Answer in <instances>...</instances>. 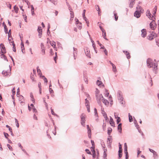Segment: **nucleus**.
I'll return each instance as SVG.
<instances>
[{
  "label": "nucleus",
  "mask_w": 159,
  "mask_h": 159,
  "mask_svg": "<svg viewBox=\"0 0 159 159\" xmlns=\"http://www.w3.org/2000/svg\"><path fill=\"white\" fill-rule=\"evenodd\" d=\"M157 10V6H156L153 10V15H151L149 10H148L146 12V16L150 19V20H155V14H156Z\"/></svg>",
  "instance_id": "nucleus-1"
},
{
  "label": "nucleus",
  "mask_w": 159,
  "mask_h": 159,
  "mask_svg": "<svg viewBox=\"0 0 159 159\" xmlns=\"http://www.w3.org/2000/svg\"><path fill=\"white\" fill-rule=\"evenodd\" d=\"M136 8L137 10L134 12V16L138 18L140 16L141 13H143L144 11L139 6H138Z\"/></svg>",
  "instance_id": "nucleus-2"
},
{
  "label": "nucleus",
  "mask_w": 159,
  "mask_h": 159,
  "mask_svg": "<svg viewBox=\"0 0 159 159\" xmlns=\"http://www.w3.org/2000/svg\"><path fill=\"white\" fill-rule=\"evenodd\" d=\"M147 66L149 68L154 67V69H155L156 68L157 66L153 65L152 60L150 58H148L147 61Z\"/></svg>",
  "instance_id": "nucleus-3"
},
{
  "label": "nucleus",
  "mask_w": 159,
  "mask_h": 159,
  "mask_svg": "<svg viewBox=\"0 0 159 159\" xmlns=\"http://www.w3.org/2000/svg\"><path fill=\"white\" fill-rule=\"evenodd\" d=\"M99 93L100 92L99 90H97L96 93V100L98 103H100L102 98H103V96L102 94H100Z\"/></svg>",
  "instance_id": "nucleus-4"
},
{
  "label": "nucleus",
  "mask_w": 159,
  "mask_h": 159,
  "mask_svg": "<svg viewBox=\"0 0 159 159\" xmlns=\"http://www.w3.org/2000/svg\"><path fill=\"white\" fill-rule=\"evenodd\" d=\"M86 117V116L85 114L84 113H82L81 116V124L84 126H85V118Z\"/></svg>",
  "instance_id": "nucleus-5"
},
{
  "label": "nucleus",
  "mask_w": 159,
  "mask_h": 159,
  "mask_svg": "<svg viewBox=\"0 0 159 159\" xmlns=\"http://www.w3.org/2000/svg\"><path fill=\"white\" fill-rule=\"evenodd\" d=\"M152 21L150 24V27L152 30H154L157 27V24L155 21V20H152Z\"/></svg>",
  "instance_id": "nucleus-6"
},
{
  "label": "nucleus",
  "mask_w": 159,
  "mask_h": 159,
  "mask_svg": "<svg viewBox=\"0 0 159 159\" xmlns=\"http://www.w3.org/2000/svg\"><path fill=\"white\" fill-rule=\"evenodd\" d=\"M99 25L100 28L101 30V31L102 32V36H103L104 39L107 40V39L106 37V32L105 30L103 28H102V27L100 25Z\"/></svg>",
  "instance_id": "nucleus-7"
},
{
  "label": "nucleus",
  "mask_w": 159,
  "mask_h": 159,
  "mask_svg": "<svg viewBox=\"0 0 159 159\" xmlns=\"http://www.w3.org/2000/svg\"><path fill=\"white\" fill-rule=\"evenodd\" d=\"M85 105L87 109V111L89 112H90V106L89 105V101L87 99H85Z\"/></svg>",
  "instance_id": "nucleus-8"
},
{
  "label": "nucleus",
  "mask_w": 159,
  "mask_h": 159,
  "mask_svg": "<svg viewBox=\"0 0 159 159\" xmlns=\"http://www.w3.org/2000/svg\"><path fill=\"white\" fill-rule=\"evenodd\" d=\"M87 128L88 129V136L89 138H91V131L89 125H87Z\"/></svg>",
  "instance_id": "nucleus-9"
},
{
  "label": "nucleus",
  "mask_w": 159,
  "mask_h": 159,
  "mask_svg": "<svg viewBox=\"0 0 159 159\" xmlns=\"http://www.w3.org/2000/svg\"><path fill=\"white\" fill-rule=\"evenodd\" d=\"M85 52L86 55L88 57L90 58V54L89 49L88 48H86L85 49Z\"/></svg>",
  "instance_id": "nucleus-10"
},
{
  "label": "nucleus",
  "mask_w": 159,
  "mask_h": 159,
  "mask_svg": "<svg viewBox=\"0 0 159 159\" xmlns=\"http://www.w3.org/2000/svg\"><path fill=\"white\" fill-rule=\"evenodd\" d=\"M117 98L119 100H122V93L120 91H118L117 92Z\"/></svg>",
  "instance_id": "nucleus-11"
},
{
  "label": "nucleus",
  "mask_w": 159,
  "mask_h": 159,
  "mask_svg": "<svg viewBox=\"0 0 159 159\" xmlns=\"http://www.w3.org/2000/svg\"><path fill=\"white\" fill-rule=\"evenodd\" d=\"M32 109L33 112L34 113V114H36L37 113V110L34 107V105L33 104H30V110Z\"/></svg>",
  "instance_id": "nucleus-12"
},
{
  "label": "nucleus",
  "mask_w": 159,
  "mask_h": 159,
  "mask_svg": "<svg viewBox=\"0 0 159 159\" xmlns=\"http://www.w3.org/2000/svg\"><path fill=\"white\" fill-rule=\"evenodd\" d=\"M38 31L39 33V37L40 38L42 34V30L41 27L40 26L38 27Z\"/></svg>",
  "instance_id": "nucleus-13"
},
{
  "label": "nucleus",
  "mask_w": 159,
  "mask_h": 159,
  "mask_svg": "<svg viewBox=\"0 0 159 159\" xmlns=\"http://www.w3.org/2000/svg\"><path fill=\"white\" fill-rule=\"evenodd\" d=\"M0 46L2 48L1 50L2 53L3 54L5 53L6 52L4 45L3 44H1L0 45Z\"/></svg>",
  "instance_id": "nucleus-14"
},
{
  "label": "nucleus",
  "mask_w": 159,
  "mask_h": 159,
  "mask_svg": "<svg viewBox=\"0 0 159 159\" xmlns=\"http://www.w3.org/2000/svg\"><path fill=\"white\" fill-rule=\"evenodd\" d=\"M142 34L141 35L142 37H145L146 36V35L147 34L146 30L145 29H143L142 31Z\"/></svg>",
  "instance_id": "nucleus-15"
},
{
  "label": "nucleus",
  "mask_w": 159,
  "mask_h": 159,
  "mask_svg": "<svg viewBox=\"0 0 159 159\" xmlns=\"http://www.w3.org/2000/svg\"><path fill=\"white\" fill-rule=\"evenodd\" d=\"M110 124L112 126H115V122L111 117H110Z\"/></svg>",
  "instance_id": "nucleus-16"
},
{
  "label": "nucleus",
  "mask_w": 159,
  "mask_h": 159,
  "mask_svg": "<svg viewBox=\"0 0 159 159\" xmlns=\"http://www.w3.org/2000/svg\"><path fill=\"white\" fill-rule=\"evenodd\" d=\"M97 84L98 86H99L100 87L102 86H104V85L103 84L102 82L101 81L99 80H97Z\"/></svg>",
  "instance_id": "nucleus-17"
},
{
  "label": "nucleus",
  "mask_w": 159,
  "mask_h": 159,
  "mask_svg": "<svg viewBox=\"0 0 159 159\" xmlns=\"http://www.w3.org/2000/svg\"><path fill=\"white\" fill-rule=\"evenodd\" d=\"M102 102L106 106H108L109 104V102L107 100L102 99Z\"/></svg>",
  "instance_id": "nucleus-18"
},
{
  "label": "nucleus",
  "mask_w": 159,
  "mask_h": 159,
  "mask_svg": "<svg viewBox=\"0 0 159 159\" xmlns=\"http://www.w3.org/2000/svg\"><path fill=\"white\" fill-rule=\"evenodd\" d=\"M104 94L105 95V96L106 97H108L109 95V93L108 90H107L106 89H105L104 90Z\"/></svg>",
  "instance_id": "nucleus-19"
},
{
  "label": "nucleus",
  "mask_w": 159,
  "mask_h": 159,
  "mask_svg": "<svg viewBox=\"0 0 159 159\" xmlns=\"http://www.w3.org/2000/svg\"><path fill=\"white\" fill-rule=\"evenodd\" d=\"M77 28L81 30L82 28V25L81 23H76Z\"/></svg>",
  "instance_id": "nucleus-20"
},
{
  "label": "nucleus",
  "mask_w": 159,
  "mask_h": 159,
  "mask_svg": "<svg viewBox=\"0 0 159 159\" xmlns=\"http://www.w3.org/2000/svg\"><path fill=\"white\" fill-rule=\"evenodd\" d=\"M3 74L5 76H7L9 75L10 74V72H7L5 70H4L2 71V72Z\"/></svg>",
  "instance_id": "nucleus-21"
},
{
  "label": "nucleus",
  "mask_w": 159,
  "mask_h": 159,
  "mask_svg": "<svg viewBox=\"0 0 159 159\" xmlns=\"http://www.w3.org/2000/svg\"><path fill=\"white\" fill-rule=\"evenodd\" d=\"M70 20L71 21L73 20V19L74 17V13L73 12L70 11Z\"/></svg>",
  "instance_id": "nucleus-22"
},
{
  "label": "nucleus",
  "mask_w": 159,
  "mask_h": 159,
  "mask_svg": "<svg viewBox=\"0 0 159 159\" xmlns=\"http://www.w3.org/2000/svg\"><path fill=\"white\" fill-rule=\"evenodd\" d=\"M92 152L93 153V158H95L96 157V152L95 150L93 148V150H92Z\"/></svg>",
  "instance_id": "nucleus-23"
},
{
  "label": "nucleus",
  "mask_w": 159,
  "mask_h": 159,
  "mask_svg": "<svg viewBox=\"0 0 159 159\" xmlns=\"http://www.w3.org/2000/svg\"><path fill=\"white\" fill-rule=\"evenodd\" d=\"M50 44L52 47H53L54 48H55L56 43L55 42H54L53 41H51V42H50Z\"/></svg>",
  "instance_id": "nucleus-24"
},
{
  "label": "nucleus",
  "mask_w": 159,
  "mask_h": 159,
  "mask_svg": "<svg viewBox=\"0 0 159 159\" xmlns=\"http://www.w3.org/2000/svg\"><path fill=\"white\" fill-rule=\"evenodd\" d=\"M11 45H12L13 46V51H14V52H16V49L15 47V44L14 43V42L13 41H11Z\"/></svg>",
  "instance_id": "nucleus-25"
},
{
  "label": "nucleus",
  "mask_w": 159,
  "mask_h": 159,
  "mask_svg": "<svg viewBox=\"0 0 159 159\" xmlns=\"http://www.w3.org/2000/svg\"><path fill=\"white\" fill-rule=\"evenodd\" d=\"M112 131V129L111 128H108L107 134L109 135H110Z\"/></svg>",
  "instance_id": "nucleus-26"
},
{
  "label": "nucleus",
  "mask_w": 159,
  "mask_h": 159,
  "mask_svg": "<svg viewBox=\"0 0 159 159\" xmlns=\"http://www.w3.org/2000/svg\"><path fill=\"white\" fill-rule=\"evenodd\" d=\"M121 126L122 124L121 123L119 124L118 126V129L120 132L122 130Z\"/></svg>",
  "instance_id": "nucleus-27"
},
{
  "label": "nucleus",
  "mask_w": 159,
  "mask_h": 159,
  "mask_svg": "<svg viewBox=\"0 0 159 159\" xmlns=\"http://www.w3.org/2000/svg\"><path fill=\"white\" fill-rule=\"evenodd\" d=\"M111 65L112 66V70L114 72H115L116 71V68L115 66L112 63H111Z\"/></svg>",
  "instance_id": "nucleus-28"
},
{
  "label": "nucleus",
  "mask_w": 159,
  "mask_h": 159,
  "mask_svg": "<svg viewBox=\"0 0 159 159\" xmlns=\"http://www.w3.org/2000/svg\"><path fill=\"white\" fill-rule=\"evenodd\" d=\"M41 49H42V51L43 53V54H45V48L44 47V46L43 44H41Z\"/></svg>",
  "instance_id": "nucleus-29"
},
{
  "label": "nucleus",
  "mask_w": 159,
  "mask_h": 159,
  "mask_svg": "<svg viewBox=\"0 0 159 159\" xmlns=\"http://www.w3.org/2000/svg\"><path fill=\"white\" fill-rule=\"evenodd\" d=\"M14 10L15 11V12H16V13H18V11L19 9H18V7L17 6H15L14 7Z\"/></svg>",
  "instance_id": "nucleus-30"
},
{
  "label": "nucleus",
  "mask_w": 159,
  "mask_h": 159,
  "mask_svg": "<svg viewBox=\"0 0 159 159\" xmlns=\"http://www.w3.org/2000/svg\"><path fill=\"white\" fill-rule=\"evenodd\" d=\"M129 120L130 122H131L133 121V118L132 116L130 115V113L129 114Z\"/></svg>",
  "instance_id": "nucleus-31"
},
{
  "label": "nucleus",
  "mask_w": 159,
  "mask_h": 159,
  "mask_svg": "<svg viewBox=\"0 0 159 159\" xmlns=\"http://www.w3.org/2000/svg\"><path fill=\"white\" fill-rule=\"evenodd\" d=\"M114 16H115V20L116 21L118 19V16H117V14L116 13V12H114Z\"/></svg>",
  "instance_id": "nucleus-32"
},
{
  "label": "nucleus",
  "mask_w": 159,
  "mask_h": 159,
  "mask_svg": "<svg viewBox=\"0 0 159 159\" xmlns=\"http://www.w3.org/2000/svg\"><path fill=\"white\" fill-rule=\"evenodd\" d=\"M96 9L97 11H98V13L99 15L100 12H101L100 9L99 8V7L98 5H97L96 6Z\"/></svg>",
  "instance_id": "nucleus-33"
},
{
  "label": "nucleus",
  "mask_w": 159,
  "mask_h": 159,
  "mask_svg": "<svg viewBox=\"0 0 159 159\" xmlns=\"http://www.w3.org/2000/svg\"><path fill=\"white\" fill-rule=\"evenodd\" d=\"M124 53H125L126 55L127 56V58H130V55H129V52H127V51H124Z\"/></svg>",
  "instance_id": "nucleus-34"
},
{
  "label": "nucleus",
  "mask_w": 159,
  "mask_h": 159,
  "mask_svg": "<svg viewBox=\"0 0 159 159\" xmlns=\"http://www.w3.org/2000/svg\"><path fill=\"white\" fill-rule=\"evenodd\" d=\"M30 100L33 102V103L35 102V100L33 98V96L30 94Z\"/></svg>",
  "instance_id": "nucleus-35"
},
{
  "label": "nucleus",
  "mask_w": 159,
  "mask_h": 159,
  "mask_svg": "<svg viewBox=\"0 0 159 159\" xmlns=\"http://www.w3.org/2000/svg\"><path fill=\"white\" fill-rule=\"evenodd\" d=\"M38 86H39V92H40V94H41V83H39V84H38Z\"/></svg>",
  "instance_id": "nucleus-36"
},
{
  "label": "nucleus",
  "mask_w": 159,
  "mask_h": 159,
  "mask_svg": "<svg viewBox=\"0 0 159 159\" xmlns=\"http://www.w3.org/2000/svg\"><path fill=\"white\" fill-rule=\"evenodd\" d=\"M4 28L5 29V33H8V29L5 25H4Z\"/></svg>",
  "instance_id": "nucleus-37"
},
{
  "label": "nucleus",
  "mask_w": 159,
  "mask_h": 159,
  "mask_svg": "<svg viewBox=\"0 0 159 159\" xmlns=\"http://www.w3.org/2000/svg\"><path fill=\"white\" fill-rule=\"evenodd\" d=\"M7 147H8L10 150L11 151L12 150V148L9 144H7Z\"/></svg>",
  "instance_id": "nucleus-38"
},
{
  "label": "nucleus",
  "mask_w": 159,
  "mask_h": 159,
  "mask_svg": "<svg viewBox=\"0 0 159 159\" xmlns=\"http://www.w3.org/2000/svg\"><path fill=\"white\" fill-rule=\"evenodd\" d=\"M148 39L149 40H152L153 39V37L152 36H149L148 37Z\"/></svg>",
  "instance_id": "nucleus-39"
},
{
  "label": "nucleus",
  "mask_w": 159,
  "mask_h": 159,
  "mask_svg": "<svg viewBox=\"0 0 159 159\" xmlns=\"http://www.w3.org/2000/svg\"><path fill=\"white\" fill-rule=\"evenodd\" d=\"M125 153L126 154V159H128V152H127V150L126 151H125Z\"/></svg>",
  "instance_id": "nucleus-40"
},
{
  "label": "nucleus",
  "mask_w": 159,
  "mask_h": 159,
  "mask_svg": "<svg viewBox=\"0 0 159 159\" xmlns=\"http://www.w3.org/2000/svg\"><path fill=\"white\" fill-rule=\"evenodd\" d=\"M105 120L106 121H108V118L107 114H105V115H104V116Z\"/></svg>",
  "instance_id": "nucleus-41"
},
{
  "label": "nucleus",
  "mask_w": 159,
  "mask_h": 159,
  "mask_svg": "<svg viewBox=\"0 0 159 159\" xmlns=\"http://www.w3.org/2000/svg\"><path fill=\"white\" fill-rule=\"evenodd\" d=\"M149 150L151 152L153 153L154 154H156V152L154 150H153L152 149H149Z\"/></svg>",
  "instance_id": "nucleus-42"
},
{
  "label": "nucleus",
  "mask_w": 159,
  "mask_h": 159,
  "mask_svg": "<svg viewBox=\"0 0 159 159\" xmlns=\"http://www.w3.org/2000/svg\"><path fill=\"white\" fill-rule=\"evenodd\" d=\"M85 151L87 154H91V152L89 151V150L88 149H86L85 150Z\"/></svg>",
  "instance_id": "nucleus-43"
},
{
  "label": "nucleus",
  "mask_w": 159,
  "mask_h": 159,
  "mask_svg": "<svg viewBox=\"0 0 159 159\" xmlns=\"http://www.w3.org/2000/svg\"><path fill=\"white\" fill-rule=\"evenodd\" d=\"M56 56L54 57V59L55 62L56 63V60L57 59V53L56 52L55 53Z\"/></svg>",
  "instance_id": "nucleus-44"
},
{
  "label": "nucleus",
  "mask_w": 159,
  "mask_h": 159,
  "mask_svg": "<svg viewBox=\"0 0 159 159\" xmlns=\"http://www.w3.org/2000/svg\"><path fill=\"white\" fill-rule=\"evenodd\" d=\"M125 151L127 150V147L126 143L124 144Z\"/></svg>",
  "instance_id": "nucleus-45"
},
{
  "label": "nucleus",
  "mask_w": 159,
  "mask_h": 159,
  "mask_svg": "<svg viewBox=\"0 0 159 159\" xmlns=\"http://www.w3.org/2000/svg\"><path fill=\"white\" fill-rule=\"evenodd\" d=\"M151 35L154 38L156 37L157 35L155 33L152 32V33L151 34Z\"/></svg>",
  "instance_id": "nucleus-46"
},
{
  "label": "nucleus",
  "mask_w": 159,
  "mask_h": 159,
  "mask_svg": "<svg viewBox=\"0 0 159 159\" xmlns=\"http://www.w3.org/2000/svg\"><path fill=\"white\" fill-rule=\"evenodd\" d=\"M4 135L5 137L7 139H8V137L9 136L8 134L7 133H4Z\"/></svg>",
  "instance_id": "nucleus-47"
},
{
  "label": "nucleus",
  "mask_w": 159,
  "mask_h": 159,
  "mask_svg": "<svg viewBox=\"0 0 159 159\" xmlns=\"http://www.w3.org/2000/svg\"><path fill=\"white\" fill-rule=\"evenodd\" d=\"M51 86V85H50L49 86V92L51 93H53V90L51 88H50V87Z\"/></svg>",
  "instance_id": "nucleus-48"
},
{
  "label": "nucleus",
  "mask_w": 159,
  "mask_h": 159,
  "mask_svg": "<svg viewBox=\"0 0 159 159\" xmlns=\"http://www.w3.org/2000/svg\"><path fill=\"white\" fill-rule=\"evenodd\" d=\"M116 119L117 122L118 124L119 122H120L121 120L120 117H118V118H116Z\"/></svg>",
  "instance_id": "nucleus-49"
},
{
  "label": "nucleus",
  "mask_w": 159,
  "mask_h": 159,
  "mask_svg": "<svg viewBox=\"0 0 159 159\" xmlns=\"http://www.w3.org/2000/svg\"><path fill=\"white\" fill-rule=\"evenodd\" d=\"M12 94L13 95H14L15 94V89L13 88L12 90Z\"/></svg>",
  "instance_id": "nucleus-50"
},
{
  "label": "nucleus",
  "mask_w": 159,
  "mask_h": 159,
  "mask_svg": "<svg viewBox=\"0 0 159 159\" xmlns=\"http://www.w3.org/2000/svg\"><path fill=\"white\" fill-rule=\"evenodd\" d=\"M50 28V24H48V32L50 33L49 29Z\"/></svg>",
  "instance_id": "nucleus-51"
},
{
  "label": "nucleus",
  "mask_w": 159,
  "mask_h": 159,
  "mask_svg": "<svg viewBox=\"0 0 159 159\" xmlns=\"http://www.w3.org/2000/svg\"><path fill=\"white\" fill-rule=\"evenodd\" d=\"M91 143H92V147H94V143L93 141L91 140Z\"/></svg>",
  "instance_id": "nucleus-52"
},
{
  "label": "nucleus",
  "mask_w": 159,
  "mask_h": 159,
  "mask_svg": "<svg viewBox=\"0 0 159 159\" xmlns=\"http://www.w3.org/2000/svg\"><path fill=\"white\" fill-rule=\"evenodd\" d=\"M1 57L3 58L5 60H6V57L3 54H2L1 55Z\"/></svg>",
  "instance_id": "nucleus-53"
},
{
  "label": "nucleus",
  "mask_w": 159,
  "mask_h": 159,
  "mask_svg": "<svg viewBox=\"0 0 159 159\" xmlns=\"http://www.w3.org/2000/svg\"><path fill=\"white\" fill-rule=\"evenodd\" d=\"M118 115L117 113H115V118L116 119L118 118V117H119L118 116Z\"/></svg>",
  "instance_id": "nucleus-54"
},
{
  "label": "nucleus",
  "mask_w": 159,
  "mask_h": 159,
  "mask_svg": "<svg viewBox=\"0 0 159 159\" xmlns=\"http://www.w3.org/2000/svg\"><path fill=\"white\" fill-rule=\"evenodd\" d=\"M37 72L39 74H40V73H41V71L40 70H39V69H38V68H37Z\"/></svg>",
  "instance_id": "nucleus-55"
},
{
  "label": "nucleus",
  "mask_w": 159,
  "mask_h": 159,
  "mask_svg": "<svg viewBox=\"0 0 159 159\" xmlns=\"http://www.w3.org/2000/svg\"><path fill=\"white\" fill-rule=\"evenodd\" d=\"M97 42H98V44L100 45V46L101 47V48H104L103 47H102V44H101L99 42V41H97Z\"/></svg>",
  "instance_id": "nucleus-56"
},
{
  "label": "nucleus",
  "mask_w": 159,
  "mask_h": 159,
  "mask_svg": "<svg viewBox=\"0 0 159 159\" xmlns=\"http://www.w3.org/2000/svg\"><path fill=\"white\" fill-rule=\"evenodd\" d=\"M150 78H151V80H150V83L151 84V86H152L153 85L152 81V78L151 77H150Z\"/></svg>",
  "instance_id": "nucleus-57"
},
{
  "label": "nucleus",
  "mask_w": 159,
  "mask_h": 159,
  "mask_svg": "<svg viewBox=\"0 0 159 159\" xmlns=\"http://www.w3.org/2000/svg\"><path fill=\"white\" fill-rule=\"evenodd\" d=\"M94 113H95V114L96 115L97 114V110L96 108H95L94 109Z\"/></svg>",
  "instance_id": "nucleus-58"
},
{
  "label": "nucleus",
  "mask_w": 159,
  "mask_h": 159,
  "mask_svg": "<svg viewBox=\"0 0 159 159\" xmlns=\"http://www.w3.org/2000/svg\"><path fill=\"white\" fill-rule=\"evenodd\" d=\"M105 53V54L107 55V51L106 50V49H105L104 51Z\"/></svg>",
  "instance_id": "nucleus-59"
},
{
  "label": "nucleus",
  "mask_w": 159,
  "mask_h": 159,
  "mask_svg": "<svg viewBox=\"0 0 159 159\" xmlns=\"http://www.w3.org/2000/svg\"><path fill=\"white\" fill-rule=\"evenodd\" d=\"M51 113H52V114L54 115H55V113L53 111V109H51Z\"/></svg>",
  "instance_id": "nucleus-60"
},
{
  "label": "nucleus",
  "mask_w": 159,
  "mask_h": 159,
  "mask_svg": "<svg viewBox=\"0 0 159 159\" xmlns=\"http://www.w3.org/2000/svg\"><path fill=\"white\" fill-rule=\"evenodd\" d=\"M108 139V140H109V142H110V141H111V137H110H110H109V138H108V139Z\"/></svg>",
  "instance_id": "nucleus-61"
},
{
  "label": "nucleus",
  "mask_w": 159,
  "mask_h": 159,
  "mask_svg": "<svg viewBox=\"0 0 159 159\" xmlns=\"http://www.w3.org/2000/svg\"><path fill=\"white\" fill-rule=\"evenodd\" d=\"M122 153H119V156L120 158L122 157Z\"/></svg>",
  "instance_id": "nucleus-62"
},
{
  "label": "nucleus",
  "mask_w": 159,
  "mask_h": 159,
  "mask_svg": "<svg viewBox=\"0 0 159 159\" xmlns=\"http://www.w3.org/2000/svg\"><path fill=\"white\" fill-rule=\"evenodd\" d=\"M43 80H44L45 82H46V83L47 82L48 80H47V79L46 78L44 77V79H43Z\"/></svg>",
  "instance_id": "nucleus-63"
},
{
  "label": "nucleus",
  "mask_w": 159,
  "mask_h": 159,
  "mask_svg": "<svg viewBox=\"0 0 159 159\" xmlns=\"http://www.w3.org/2000/svg\"><path fill=\"white\" fill-rule=\"evenodd\" d=\"M58 13V11H56L55 12V16H57V15Z\"/></svg>",
  "instance_id": "nucleus-64"
}]
</instances>
